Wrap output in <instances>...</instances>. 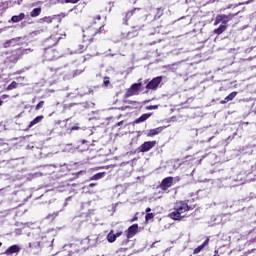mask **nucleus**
<instances>
[{
    "mask_svg": "<svg viewBox=\"0 0 256 256\" xmlns=\"http://www.w3.org/2000/svg\"><path fill=\"white\" fill-rule=\"evenodd\" d=\"M103 27H105V25L101 22V16H96L91 25L83 30V43L77 46L75 53H85L89 47V43L97 41V37L105 31Z\"/></svg>",
    "mask_w": 256,
    "mask_h": 256,
    "instance_id": "1",
    "label": "nucleus"
},
{
    "mask_svg": "<svg viewBox=\"0 0 256 256\" xmlns=\"http://www.w3.org/2000/svg\"><path fill=\"white\" fill-rule=\"evenodd\" d=\"M193 211V206L189 205V200H177L174 203L173 211L169 213L168 217L173 221H183V213Z\"/></svg>",
    "mask_w": 256,
    "mask_h": 256,
    "instance_id": "2",
    "label": "nucleus"
},
{
    "mask_svg": "<svg viewBox=\"0 0 256 256\" xmlns=\"http://www.w3.org/2000/svg\"><path fill=\"white\" fill-rule=\"evenodd\" d=\"M44 59H46V61H53L55 59H59V51H57V49L53 47L45 48Z\"/></svg>",
    "mask_w": 256,
    "mask_h": 256,
    "instance_id": "3",
    "label": "nucleus"
},
{
    "mask_svg": "<svg viewBox=\"0 0 256 256\" xmlns=\"http://www.w3.org/2000/svg\"><path fill=\"white\" fill-rule=\"evenodd\" d=\"M234 17V14H219L215 18L214 25H219V23H222V25H227V23H229Z\"/></svg>",
    "mask_w": 256,
    "mask_h": 256,
    "instance_id": "4",
    "label": "nucleus"
},
{
    "mask_svg": "<svg viewBox=\"0 0 256 256\" xmlns=\"http://www.w3.org/2000/svg\"><path fill=\"white\" fill-rule=\"evenodd\" d=\"M142 85L143 84L141 82L132 84L130 88L126 90L125 97L128 98L133 97V95H139V90L141 89Z\"/></svg>",
    "mask_w": 256,
    "mask_h": 256,
    "instance_id": "5",
    "label": "nucleus"
},
{
    "mask_svg": "<svg viewBox=\"0 0 256 256\" xmlns=\"http://www.w3.org/2000/svg\"><path fill=\"white\" fill-rule=\"evenodd\" d=\"M173 183H174V178L172 176H168L161 181L158 188L161 189V191L165 192L171 189V187H173Z\"/></svg>",
    "mask_w": 256,
    "mask_h": 256,
    "instance_id": "6",
    "label": "nucleus"
},
{
    "mask_svg": "<svg viewBox=\"0 0 256 256\" xmlns=\"http://www.w3.org/2000/svg\"><path fill=\"white\" fill-rule=\"evenodd\" d=\"M162 81H163V76L155 77L146 85V89L150 91H157Z\"/></svg>",
    "mask_w": 256,
    "mask_h": 256,
    "instance_id": "7",
    "label": "nucleus"
},
{
    "mask_svg": "<svg viewBox=\"0 0 256 256\" xmlns=\"http://www.w3.org/2000/svg\"><path fill=\"white\" fill-rule=\"evenodd\" d=\"M157 145V141H146L144 142L139 148L138 151L140 153H147V151H151V149H153V147H155Z\"/></svg>",
    "mask_w": 256,
    "mask_h": 256,
    "instance_id": "8",
    "label": "nucleus"
},
{
    "mask_svg": "<svg viewBox=\"0 0 256 256\" xmlns=\"http://www.w3.org/2000/svg\"><path fill=\"white\" fill-rule=\"evenodd\" d=\"M139 232V224H133L130 227H128L126 231V237L127 239H132V237H135L137 233Z\"/></svg>",
    "mask_w": 256,
    "mask_h": 256,
    "instance_id": "9",
    "label": "nucleus"
},
{
    "mask_svg": "<svg viewBox=\"0 0 256 256\" xmlns=\"http://www.w3.org/2000/svg\"><path fill=\"white\" fill-rule=\"evenodd\" d=\"M22 55L23 54H21V53H14V54H12V55H10V56H8L6 58V63H9V64L13 63V64H15V63H17L19 61V59H21Z\"/></svg>",
    "mask_w": 256,
    "mask_h": 256,
    "instance_id": "10",
    "label": "nucleus"
},
{
    "mask_svg": "<svg viewBox=\"0 0 256 256\" xmlns=\"http://www.w3.org/2000/svg\"><path fill=\"white\" fill-rule=\"evenodd\" d=\"M19 251H21V247H19L17 244H14L8 247L5 253L6 255H13V253H19Z\"/></svg>",
    "mask_w": 256,
    "mask_h": 256,
    "instance_id": "11",
    "label": "nucleus"
},
{
    "mask_svg": "<svg viewBox=\"0 0 256 256\" xmlns=\"http://www.w3.org/2000/svg\"><path fill=\"white\" fill-rule=\"evenodd\" d=\"M237 97V91L231 92L228 96L225 97V99L221 100V105H225L226 103H229V101H233Z\"/></svg>",
    "mask_w": 256,
    "mask_h": 256,
    "instance_id": "12",
    "label": "nucleus"
},
{
    "mask_svg": "<svg viewBox=\"0 0 256 256\" xmlns=\"http://www.w3.org/2000/svg\"><path fill=\"white\" fill-rule=\"evenodd\" d=\"M165 129V127H158L154 129H150L147 133V137H155V135H159Z\"/></svg>",
    "mask_w": 256,
    "mask_h": 256,
    "instance_id": "13",
    "label": "nucleus"
},
{
    "mask_svg": "<svg viewBox=\"0 0 256 256\" xmlns=\"http://www.w3.org/2000/svg\"><path fill=\"white\" fill-rule=\"evenodd\" d=\"M44 119L43 115L37 116L34 118L29 124H28V129H31V127H34V125H37V123H41Z\"/></svg>",
    "mask_w": 256,
    "mask_h": 256,
    "instance_id": "14",
    "label": "nucleus"
},
{
    "mask_svg": "<svg viewBox=\"0 0 256 256\" xmlns=\"http://www.w3.org/2000/svg\"><path fill=\"white\" fill-rule=\"evenodd\" d=\"M149 117H151V113L142 114L138 119L134 121V123L136 124L143 123L144 121H147Z\"/></svg>",
    "mask_w": 256,
    "mask_h": 256,
    "instance_id": "15",
    "label": "nucleus"
},
{
    "mask_svg": "<svg viewBox=\"0 0 256 256\" xmlns=\"http://www.w3.org/2000/svg\"><path fill=\"white\" fill-rule=\"evenodd\" d=\"M25 19V13H20L19 15L12 16L11 21L12 23H19Z\"/></svg>",
    "mask_w": 256,
    "mask_h": 256,
    "instance_id": "16",
    "label": "nucleus"
},
{
    "mask_svg": "<svg viewBox=\"0 0 256 256\" xmlns=\"http://www.w3.org/2000/svg\"><path fill=\"white\" fill-rule=\"evenodd\" d=\"M227 31V25H220L217 29H214L215 35H221L222 33H225Z\"/></svg>",
    "mask_w": 256,
    "mask_h": 256,
    "instance_id": "17",
    "label": "nucleus"
},
{
    "mask_svg": "<svg viewBox=\"0 0 256 256\" xmlns=\"http://www.w3.org/2000/svg\"><path fill=\"white\" fill-rule=\"evenodd\" d=\"M140 10H141L140 8H134L133 10H130V11H128V12L126 13V16H125V23H126V25H127V21L130 20L131 16H132V15H135V12H136V11H140Z\"/></svg>",
    "mask_w": 256,
    "mask_h": 256,
    "instance_id": "18",
    "label": "nucleus"
},
{
    "mask_svg": "<svg viewBox=\"0 0 256 256\" xmlns=\"http://www.w3.org/2000/svg\"><path fill=\"white\" fill-rule=\"evenodd\" d=\"M105 177V172H99L94 174L91 178L90 181H99V179H103Z\"/></svg>",
    "mask_w": 256,
    "mask_h": 256,
    "instance_id": "19",
    "label": "nucleus"
},
{
    "mask_svg": "<svg viewBox=\"0 0 256 256\" xmlns=\"http://www.w3.org/2000/svg\"><path fill=\"white\" fill-rule=\"evenodd\" d=\"M107 241L108 243H115V241H117V238L115 236V234H113V230H111L108 235H107Z\"/></svg>",
    "mask_w": 256,
    "mask_h": 256,
    "instance_id": "20",
    "label": "nucleus"
},
{
    "mask_svg": "<svg viewBox=\"0 0 256 256\" xmlns=\"http://www.w3.org/2000/svg\"><path fill=\"white\" fill-rule=\"evenodd\" d=\"M39 15H41V8H34L30 12V17H39Z\"/></svg>",
    "mask_w": 256,
    "mask_h": 256,
    "instance_id": "21",
    "label": "nucleus"
},
{
    "mask_svg": "<svg viewBox=\"0 0 256 256\" xmlns=\"http://www.w3.org/2000/svg\"><path fill=\"white\" fill-rule=\"evenodd\" d=\"M17 87H19V84L16 81H12V83L6 87V91H13V89H17Z\"/></svg>",
    "mask_w": 256,
    "mask_h": 256,
    "instance_id": "22",
    "label": "nucleus"
},
{
    "mask_svg": "<svg viewBox=\"0 0 256 256\" xmlns=\"http://www.w3.org/2000/svg\"><path fill=\"white\" fill-rule=\"evenodd\" d=\"M15 41H19V38H12L8 41H6L4 44H3V47H5V49L11 47V43H15Z\"/></svg>",
    "mask_w": 256,
    "mask_h": 256,
    "instance_id": "23",
    "label": "nucleus"
},
{
    "mask_svg": "<svg viewBox=\"0 0 256 256\" xmlns=\"http://www.w3.org/2000/svg\"><path fill=\"white\" fill-rule=\"evenodd\" d=\"M85 71V68L83 69H76L72 72V77H79V75H81L83 72Z\"/></svg>",
    "mask_w": 256,
    "mask_h": 256,
    "instance_id": "24",
    "label": "nucleus"
},
{
    "mask_svg": "<svg viewBox=\"0 0 256 256\" xmlns=\"http://www.w3.org/2000/svg\"><path fill=\"white\" fill-rule=\"evenodd\" d=\"M203 249H205L202 245H199L197 248H195L193 250V255H197L199 253H201V251H203Z\"/></svg>",
    "mask_w": 256,
    "mask_h": 256,
    "instance_id": "25",
    "label": "nucleus"
},
{
    "mask_svg": "<svg viewBox=\"0 0 256 256\" xmlns=\"http://www.w3.org/2000/svg\"><path fill=\"white\" fill-rule=\"evenodd\" d=\"M137 35H138L137 30L127 33L128 39H133V37H137Z\"/></svg>",
    "mask_w": 256,
    "mask_h": 256,
    "instance_id": "26",
    "label": "nucleus"
},
{
    "mask_svg": "<svg viewBox=\"0 0 256 256\" xmlns=\"http://www.w3.org/2000/svg\"><path fill=\"white\" fill-rule=\"evenodd\" d=\"M45 105V101H40L37 105H36V107H35V110L36 111H39V109H43V106Z\"/></svg>",
    "mask_w": 256,
    "mask_h": 256,
    "instance_id": "27",
    "label": "nucleus"
},
{
    "mask_svg": "<svg viewBox=\"0 0 256 256\" xmlns=\"http://www.w3.org/2000/svg\"><path fill=\"white\" fill-rule=\"evenodd\" d=\"M154 217H155V214L147 213L146 216H145V221L146 222L151 221V219H153Z\"/></svg>",
    "mask_w": 256,
    "mask_h": 256,
    "instance_id": "28",
    "label": "nucleus"
},
{
    "mask_svg": "<svg viewBox=\"0 0 256 256\" xmlns=\"http://www.w3.org/2000/svg\"><path fill=\"white\" fill-rule=\"evenodd\" d=\"M103 83H104L105 87H109V83H110L109 77H107V76L104 77Z\"/></svg>",
    "mask_w": 256,
    "mask_h": 256,
    "instance_id": "29",
    "label": "nucleus"
},
{
    "mask_svg": "<svg viewBox=\"0 0 256 256\" xmlns=\"http://www.w3.org/2000/svg\"><path fill=\"white\" fill-rule=\"evenodd\" d=\"M137 215H138V213H136V215L130 219V223H135V221L139 220V217Z\"/></svg>",
    "mask_w": 256,
    "mask_h": 256,
    "instance_id": "30",
    "label": "nucleus"
},
{
    "mask_svg": "<svg viewBox=\"0 0 256 256\" xmlns=\"http://www.w3.org/2000/svg\"><path fill=\"white\" fill-rule=\"evenodd\" d=\"M80 0H65V3H72L75 5V3H79Z\"/></svg>",
    "mask_w": 256,
    "mask_h": 256,
    "instance_id": "31",
    "label": "nucleus"
},
{
    "mask_svg": "<svg viewBox=\"0 0 256 256\" xmlns=\"http://www.w3.org/2000/svg\"><path fill=\"white\" fill-rule=\"evenodd\" d=\"M204 248L209 245V238H206V240L201 244Z\"/></svg>",
    "mask_w": 256,
    "mask_h": 256,
    "instance_id": "32",
    "label": "nucleus"
},
{
    "mask_svg": "<svg viewBox=\"0 0 256 256\" xmlns=\"http://www.w3.org/2000/svg\"><path fill=\"white\" fill-rule=\"evenodd\" d=\"M158 108H159V106H157V105H150L147 107V109H149V110L158 109Z\"/></svg>",
    "mask_w": 256,
    "mask_h": 256,
    "instance_id": "33",
    "label": "nucleus"
},
{
    "mask_svg": "<svg viewBox=\"0 0 256 256\" xmlns=\"http://www.w3.org/2000/svg\"><path fill=\"white\" fill-rule=\"evenodd\" d=\"M123 235V232H117L116 234H114V236H116V239L117 237H121Z\"/></svg>",
    "mask_w": 256,
    "mask_h": 256,
    "instance_id": "34",
    "label": "nucleus"
},
{
    "mask_svg": "<svg viewBox=\"0 0 256 256\" xmlns=\"http://www.w3.org/2000/svg\"><path fill=\"white\" fill-rule=\"evenodd\" d=\"M7 98H9V95H7V94H4L1 96V99H7Z\"/></svg>",
    "mask_w": 256,
    "mask_h": 256,
    "instance_id": "35",
    "label": "nucleus"
},
{
    "mask_svg": "<svg viewBox=\"0 0 256 256\" xmlns=\"http://www.w3.org/2000/svg\"><path fill=\"white\" fill-rule=\"evenodd\" d=\"M77 129H79V127H77V126H73V127L71 128L72 131H77Z\"/></svg>",
    "mask_w": 256,
    "mask_h": 256,
    "instance_id": "36",
    "label": "nucleus"
},
{
    "mask_svg": "<svg viewBox=\"0 0 256 256\" xmlns=\"http://www.w3.org/2000/svg\"><path fill=\"white\" fill-rule=\"evenodd\" d=\"M146 213H151V208L150 207L146 208Z\"/></svg>",
    "mask_w": 256,
    "mask_h": 256,
    "instance_id": "37",
    "label": "nucleus"
},
{
    "mask_svg": "<svg viewBox=\"0 0 256 256\" xmlns=\"http://www.w3.org/2000/svg\"><path fill=\"white\" fill-rule=\"evenodd\" d=\"M87 241H89V238L82 240L81 243H87Z\"/></svg>",
    "mask_w": 256,
    "mask_h": 256,
    "instance_id": "38",
    "label": "nucleus"
},
{
    "mask_svg": "<svg viewBox=\"0 0 256 256\" xmlns=\"http://www.w3.org/2000/svg\"><path fill=\"white\" fill-rule=\"evenodd\" d=\"M95 185H97V184H95V183H90V184H89V187H95Z\"/></svg>",
    "mask_w": 256,
    "mask_h": 256,
    "instance_id": "39",
    "label": "nucleus"
},
{
    "mask_svg": "<svg viewBox=\"0 0 256 256\" xmlns=\"http://www.w3.org/2000/svg\"><path fill=\"white\" fill-rule=\"evenodd\" d=\"M85 143H87L86 140H82V145H85Z\"/></svg>",
    "mask_w": 256,
    "mask_h": 256,
    "instance_id": "40",
    "label": "nucleus"
},
{
    "mask_svg": "<svg viewBox=\"0 0 256 256\" xmlns=\"http://www.w3.org/2000/svg\"><path fill=\"white\" fill-rule=\"evenodd\" d=\"M1 105H3V100L0 99V107H1Z\"/></svg>",
    "mask_w": 256,
    "mask_h": 256,
    "instance_id": "41",
    "label": "nucleus"
},
{
    "mask_svg": "<svg viewBox=\"0 0 256 256\" xmlns=\"http://www.w3.org/2000/svg\"><path fill=\"white\" fill-rule=\"evenodd\" d=\"M122 124H123V121L118 122V126H119V125H122Z\"/></svg>",
    "mask_w": 256,
    "mask_h": 256,
    "instance_id": "42",
    "label": "nucleus"
},
{
    "mask_svg": "<svg viewBox=\"0 0 256 256\" xmlns=\"http://www.w3.org/2000/svg\"><path fill=\"white\" fill-rule=\"evenodd\" d=\"M158 11H161V13H163V10L161 8H158Z\"/></svg>",
    "mask_w": 256,
    "mask_h": 256,
    "instance_id": "43",
    "label": "nucleus"
},
{
    "mask_svg": "<svg viewBox=\"0 0 256 256\" xmlns=\"http://www.w3.org/2000/svg\"><path fill=\"white\" fill-rule=\"evenodd\" d=\"M49 23H51V19H49V21H48Z\"/></svg>",
    "mask_w": 256,
    "mask_h": 256,
    "instance_id": "44",
    "label": "nucleus"
},
{
    "mask_svg": "<svg viewBox=\"0 0 256 256\" xmlns=\"http://www.w3.org/2000/svg\"><path fill=\"white\" fill-rule=\"evenodd\" d=\"M1 245H3V243L0 242V247H1Z\"/></svg>",
    "mask_w": 256,
    "mask_h": 256,
    "instance_id": "45",
    "label": "nucleus"
}]
</instances>
